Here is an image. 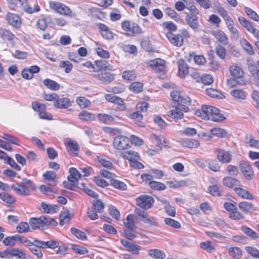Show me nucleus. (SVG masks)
I'll return each mask as SVG.
<instances>
[{
	"label": "nucleus",
	"mask_w": 259,
	"mask_h": 259,
	"mask_svg": "<svg viewBox=\"0 0 259 259\" xmlns=\"http://www.w3.org/2000/svg\"><path fill=\"white\" fill-rule=\"evenodd\" d=\"M57 224L53 219L45 216H41L38 218H31L29 220V224L33 229L43 227L45 225L56 226Z\"/></svg>",
	"instance_id": "nucleus-1"
},
{
	"label": "nucleus",
	"mask_w": 259,
	"mask_h": 259,
	"mask_svg": "<svg viewBox=\"0 0 259 259\" xmlns=\"http://www.w3.org/2000/svg\"><path fill=\"white\" fill-rule=\"evenodd\" d=\"M132 144V141L128 138L124 136H116L113 140L114 147L119 150L128 149Z\"/></svg>",
	"instance_id": "nucleus-2"
},
{
	"label": "nucleus",
	"mask_w": 259,
	"mask_h": 259,
	"mask_svg": "<svg viewBox=\"0 0 259 259\" xmlns=\"http://www.w3.org/2000/svg\"><path fill=\"white\" fill-rule=\"evenodd\" d=\"M137 204L141 208L148 209L151 208L154 202V198L148 195H141L136 198Z\"/></svg>",
	"instance_id": "nucleus-3"
},
{
	"label": "nucleus",
	"mask_w": 259,
	"mask_h": 259,
	"mask_svg": "<svg viewBox=\"0 0 259 259\" xmlns=\"http://www.w3.org/2000/svg\"><path fill=\"white\" fill-rule=\"evenodd\" d=\"M50 7L58 13L67 16H71L72 11L68 7L64 4L51 2L50 3Z\"/></svg>",
	"instance_id": "nucleus-4"
},
{
	"label": "nucleus",
	"mask_w": 259,
	"mask_h": 259,
	"mask_svg": "<svg viewBox=\"0 0 259 259\" xmlns=\"http://www.w3.org/2000/svg\"><path fill=\"white\" fill-rule=\"evenodd\" d=\"M240 169L246 179L249 181L252 179L253 177L252 168L247 162L243 161L240 162Z\"/></svg>",
	"instance_id": "nucleus-5"
},
{
	"label": "nucleus",
	"mask_w": 259,
	"mask_h": 259,
	"mask_svg": "<svg viewBox=\"0 0 259 259\" xmlns=\"http://www.w3.org/2000/svg\"><path fill=\"white\" fill-rule=\"evenodd\" d=\"M213 107L214 106H212L203 105L201 107V109L197 110L195 114L203 119L209 120L210 119L211 112L213 111L212 108H213Z\"/></svg>",
	"instance_id": "nucleus-6"
},
{
	"label": "nucleus",
	"mask_w": 259,
	"mask_h": 259,
	"mask_svg": "<svg viewBox=\"0 0 259 259\" xmlns=\"http://www.w3.org/2000/svg\"><path fill=\"white\" fill-rule=\"evenodd\" d=\"M218 160L222 163H229L232 160V154L229 151L219 149L216 151Z\"/></svg>",
	"instance_id": "nucleus-7"
},
{
	"label": "nucleus",
	"mask_w": 259,
	"mask_h": 259,
	"mask_svg": "<svg viewBox=\"0 0 259 259\" xmlns=\"http://www.w3.org/2000/svg\"><path fill=\"white\" fill-rule=\"evenodd\" d=\"M105 99L108 102L116 104L120 106L121 110H124L126 109L123 100L121 98L112 94H106L105 95Z\"/></svg>",
	"instance_id": "nucleus-8"
},
{
	"label": "nucleus",
	"mask_w": 259,
	"mask_h": 259,
	"mask_svg": "<svg viewBox=\"0 0 259 259\" xmlns=\"http://www.w3.org/2000/svg\"><path fill=\"white\" fill-rule=\"evenodd\" d=\"M6 19L10 25L14 27L19 28L21 26V19L17 14L8 12L6 15Z\"/></svg>",
	"instance_id": "nucleus-9"
},
{
	"label": "nucleus",
	"mask_w": 259,
	"mask_h": 259,
	"mask_svg": "<svg viewBox=\"0 0 259 259\" xmlns=\"http://www.w3.org/2000/svg\"><path fill=\"white\" fill-rule=\"evenodd\" d=\"M170 96L174 102V106H175L183 103L190 104L191 102L190 98L187 97L185 99H183L180 96V93L176 91L171 92Z\"/></svg>",
	"instance_id": "nucleus-10"
},
{
	"label": "nucleus",
	"mask_w": 259,
	"mask_h": 259,
	"mask_svg": "<svg viewBox=\"0 0 259 259\" xmlns=\"http://www.w3.org/2000/svg\"><path fill=\"white\" fill-rule=\"evenodd\" d=\"M148 64L155 71H163L165 69V61L161 59L151 60Z\"/></svg>",
	"instance_id": "nucleus-11"
},
{
	"label": "nucleus",
	"mask_w": 259,
	"mask_h": 259,
	"mask_svg": "<svg viewBox=\"0 0 259 259\" xmlns=\"http://www.w3.org/2000/svg\"><path fill=\"white\" fill-rule=\"evenodd\" d=\"M120 242L127 251L132 252L133 254H135L139 253V250L141 249L140 246L124 239L121 240Z\"/></svg>",
	"instance_id": "nucleus-12"
},
{
	"label": "nucleus",
	"mask_w": 259,
	"mask_h": 259,
	"mask_svg": "<svg viewBox=\"0 0 259 259\" xmlns=\"http://www.w3.org/2000/svg\"><path fill=\"white\" fill-rule=\"evenodd\" d=\"M166 37L171 44L177 47H181L183 44V38L180 35H176L170 32L166 33Z\"/></svg>",
	"instance_id": "nucleus-13"
},
{
	"label": "nucleus",
	"mask_w": 259,
	"mask_h": 259,
	"mask_svg": "<svg viewBox=\"0 0 259 259\" xmlns=\"http://www.w3.org/2000/svg\"><path fill=\"white\" fill-rule=\"evenodd\" d=\"M95 77L104 84L109 83L114 79L113 74L107 72H101Z\"/></svg>",
	"instance_id": "nucleus-14"
},
{
	"label": "nucleus",
	"mask_w": 259,
	"mask_h": 259,
	"mask_svg": "<svg viewBox=\"0 0 259 259\" xmlns=\"http://www.w3.org/2000/svg\"><path fill=\"white\" fill-rule=\"evenodd\" d=\"M71 103L70 100L67 98H60L58 95V99L54 103V106L59 109H65L71 106Z\"/></svg>",
	"instance_id": "nucleus-15"
},
{
	"label": "nucleus",
	"mask_w": 259,
	"mask_h": 259,
	"mask_svg": "<svg viewBox=\"0 0 259 259\" xmlns=\"http://www.w3.org/2000/svg\"><path fill=\"white\" fill-rule=\"evenodd\" d=\"M211 34L223 45H226L229 43V38L224 31L221 30L213 31Z\"/></svg>",
	"instance_id": "nucleus-16"
},
{
	"label": "nucleus",
	"mask_w": 259,
	"mask_h": 259,
	"mask_svg": "<svg viewBox=\"0 0 259 259\" xmlns=\"http://www.w3.org/2000/svg\"><path fill=\"white\" fill-rule=\"evenodd\" d=\"M182 146L189 148H195L200 145V142L195 139L184 138L180 141Z\"/></svg>",
	"instance_id": "nucleus-17"
},
{
	"label": "nucleus",
	"mask_w": 259,
	"mask_h": 259,
	"mask_svg": "<svg viewBox=\"0 0 259 259\" xmlns=\"http://www.w3.org/2000/svg\"><path fill=\"white\" fill-rule=\"evenodd\" d=\"M189 73L188 65L184 60L181 59L178 61V74L181 77H185Z\"/></svg>",
	"instance_id": "nucleus-18"
},
{
	"label": "nucleus",
	"mask_w": 259,
	"mask_h": 259,
	"mask_svg": "<svg viewBox=\"0 0 259 259\" xmlns=\"http://www.w3.org/2000/svg\"><path fill=\"white\" fill-rule=\"evenodd\" d=\"M223 184L224 185L234 189L237 188V186H240V183L238 180L229 177H226L223 179Z\"/></svg>",
	"instance_id": "nucleus-19"
},
{
	"label": "nucleus",
	"mask_w": 259,
	"mask_h": 259,
	"mask_svg": "<svg viewBox=\"0 0 259 259\" xmlns=\"http://www.w3.org/2000/svg\"><path fill=\"white\" fill-rule=\"evenodd\" d=\"M40 205L44 212L47 213H57L60 210L59 207L55 204H47L42 202Z\"/></svg>",
	"instance_id": "nucleus-20"
},
{
	"label": "nucleus",
	"mask_w": 259,
	"mask_h": 259,
	"mask_svg": "<svg viewBox=\"0 0 259 259\" xmlns=\"http://www.w3.org/2000/svg\"><path fill=\"white\" fill-rule=\"evenodd\" d=\"M98 26L104 38L107 39H112L113 38V33L110 30L107 26L102 23H99Z\"/></svg>",
	"instance_id": "nucleus-21"
},
{
	"label": "nucleus",
	"mask_w": 259,
	"mask_h": 259,
	"mask_svg": "<svg viewBox=\"0 0 259 259\" xmlns=\"http://www.w3.org/2000/svg\"><path fill=\"white\" fill-rule=\"evenodd\" d=\"M231 75L235 78H240L243 77V71L241 68L236 65H232L229 68Z\"/></svg>",
	"instance_id": "nucleus-22"
},
{
	"label": "nucleus",
	"mask_w": 259,
	"mask_h": 259,
	"mask_svg": "<svg viewBox=\"0 0 259 259\" xmlns=\"http://www.w3.org/2000/svg\"><path fill=\"white\" fill-rule=\"evenodd\" d=\"M10 188L13 190L17 194L25 196L29 195V190H27L25 188H24L22 184L15 183L12 185Z\"/></svg>",
	"instance_id": "nucleus-23"
},
{
	"label": "nucleus",
	"mask_w": 259,
	"mask_h": 259,
	"mask_svg": "<svg viewBox=\"0 0 259 259\" xmlns=\"http://www.w3.org/2000/svg\"><path fill=\"white\" fill-rule=\"evenodd\" d=\"M188 25L193 29H197L198 27L197 17L193 14H187L185 18Z\"/></svg>",
	"instance_id": "nucleus-24"
},
{
	"label": "nucleus",
	"mask_w": 259,
	"mask_h": 259,
	"mask_svg": "<svg viewBox=\"0 0 259 259\" xmlns=\"http://www.w3.org/2000/svg\"><path fill=\"white\" fill-rule=\"evenodd\" d=\"M151 138L155 141L156 145L161 149L162 147H167V142L162 135L157 136L155 134L151 135Z\"/></svg>",
	"instance_id": "nucleus-25"
},
{
	"label": "nucleus",
	"mask_w": 259,
	"mask_h": 259,
	"mask_svg": "<svg viewBox=\"0 0 259 259\" xmlns=\"http://www.w3.org/2000/svg\"><path fill=\"white\" fill-rule=\"evenodd\" d=\"M148 254L151 257L155 259H163L166 255L164 252L158 249H152L148 251Z\"/></svg>",
	"instance_id": "nucleus-26"
},
{
	"label": "nucleus",
	"mask_w": 259,
	"mask_h": 259,
	"mask_svg": "<svg viewBox=\"0 0 259 259\" xmlns=\"http://www.w3.org/2000/svg\"><path fill=\"white\" fill-rule=\"evenodd\" d=\"M121 156L123 158L128 160L130 163L135 160H138L139 157L138 153L132 150L122 152Z\"/></svg>",
	"instance_id": "nucleus-27"
},
{
	"label": "nucleus",
	"mask_w": 259,
	"mask_h": 259,
	"mask_svg": "<svg viewBox=\"0 0 259 259\" xmlns=\"http://www.w3.org/2000/svg\"><path fill=\"white\" fill-rule=\"evenodd\" d=\"M213 111L211 112V115L210 119L215 122L222 121L225 119L223 115L220 113V111L217 108L214 107L212 108Z\"/></svg>",
	"instance_id": "nucleus-28"
},
{
	"label": "nucleus",
	"mask_w": 259,
	"mask_h": 259,
	"mask_svg": "<svg viewBox=\"0 0 259 259\" xmlns=\"http://www.w3.org/2000/svg\"><path fill=\"white\" fill-rule=\"evenodd\" d=\"M43 177L45 180L52 182V183L50 184V186L57 185V182L56 181L57 176L55 172L52 171H46L43 174Z\"/></svg>",
	"instance_id": "nucleus-29"
},
{
	"label": "nucleus",
	"mask_w": 259,
	"mask_h": 259,
	"mask_svg": "<svg viewBox=\"0 0 259 259\" xmlns=\"http://www.w3.org/2000/svg\"><path fill=\"white\" fill-rule=\"evenodd\" d=\"M167 116L175 119H179L183 117V113L181 110L180 107H176L175 109L171 110L167 112Z\"/></svg>",
	"instance_id": "nucleus-30"
},
{
	"label": "nucleus",
	"mask_w": 259,
	"mask_h": 259,
	"mask_svg": "<svg viewBox=\"0 0 259 259\" xmlns=\"http://www.w3.org/2000/svg\"><path fill=\"white\" fill-rule=\"evenodd\" d=\"M229 255L234 259H239L242 257V251L238 247H231L229 248Z\"/></svg>",
	"instance_id": "nucleus-31"
},
{
	"label": "nucleus",
	"mask_w": 259,
	"mask_h": 259,
	"mask_svg": "<svg viewBox=\"0 0 259 259\" xmlns=\"http://www.w3.org/2000/svg\"><path fill=\"white\" fill-rule=\"evenodd\" d=\"M78 117L80 119L85 121H91L94 120L96 118L95 115L87 111H82L78 114Z\"/></svg>",
	"instance_id": "nucleus-32"
},
{
	"label": "nucleus",
	"mask_w": 259,
	"mask_h": 259,
	"mask_svg": "<svg viewBox=\"0 0 259 259\" xmlns=\"http://www.w3.org/2000/svg\"><path fill=\"white\" fill-rule=\"evenodd\" d=\"M234 191L241 198L251 200L253 199V196L248 191L242 188L237 187L234 188Z\"/></svg>",
	"instance_id": "nucleus-33"
},
{
	"label": "nucleus",
	"mask_w": 259,
	"mask_h": 259,
	"mask_svg": "<svg viewBox=\"0 0 259 259\" xmlns=\"http://www.w3.org/2000/svg\"><path fill=\"white\" fill-rule=\"evenodd\" d=\"M240 44L243 49L249 55H252L254 54V51L251 44L245 38L240 40Z\"/></svg>",
	"instance_id": "nucleus-34"
},
{
	"label": "nucleus",
	"mask_w": 259,
	"mask_h": 259,
	"mask_svg": "<svg viewBox=\"0 0 259 259\" xmlns=\"http://www.w3.org/2000/svg\"><path fill=\"white\" fill-rule=\"evenodd\" d=\"M44 84L48 89L52 91H57L60 89V84L56 81L50 79H46L44 80Z\"/></svg>",
	"instance_id": "nucleus-35"
},
{
	"label": "nucleus",
	"mask_w": 259,
	"mask_h": 259,
	"mask_svg": "<svg viewBox=\"0 0 259 259\" xmlns=\"http://www.w3.org/2000/svg\"><path fill=\"white\" fill-rule=\"evenodd\" d=\"M238 21L239 23L244 27L245 29L249 31V32H251L252 31L254 28V27L252 25V23L246 20L245 18L243 17H239L238 18Z\"/></svg>",
	"instance_id": "nucleus-36"
},
{
	"label": "nucleus",
	"mask_w": 259,
	"mask_h": 259,
	"mask_svg": "<svg viewBox=\"0 0 259 259\" xmlns=\"http://www.w3.org/2000/svg\"><path fill=\"white\" fill-rule=\"evenodd\" d=\"M78 179L74 177L70 174L68 176V181L64 182L65 187L68 189H72V187L75 186L78 181Z\"/></svg>",
	"instance_id": "nucleus-37"
},
{
	"label": "nucleus",
	"mask_w": 259,
	"mask_h": 259,
	"mask_svg": "<svg viewBox=\"0 0 259 259\" xmlns=\"http://www.w3.org/2000/svg\"><path fill=\"white\" fill-rule=\"evenodd\" d=\"M241 230L246 235L252 239H257L259 238V234L258 233L246 226L241 227Z\"/></svg>",
	"instance_id": "nucleus-38"
},
{
	"label": "nucleus",
	"mask_w": 259,
	"mask_h": 259,
	"mask_svg": "<svg viewBox=\"0 0 259 259\" xmlns=\"http://www.w3.org/2000/svg\"><path fill=\"white\" fill-rule=\"evenodd\" d=\"M230 95L233 97L241 100H244L246 97V93L240 89H234L230 91Z\"/></svg>",
	"instance_id": "nucleus-39"
},
{
	"label": "nucleus",
	"mask_w": 259,
	"mask_h": 259,
	"mask_svg": "<svg viewBox=\"0 0 259 259\" xmlns=\"http://www.w3.org/2000/svg\"><path fill=\"white\" fill-rule=\"evenodd\" d=\"M0 37L4 40L12 41L14 38V35L7 29L0 28Z\"/></svg>",
	"instance_id": "nucleus-40"
},
{
	"label": "nucleus",
	"mask_w": 259,
	"mask_h": 259,
	"mask_svg": "<svg viewBox=\"0 0 259 259\" xmlns=\"http://www.w3.org/2000/svg\"><path fill=\"white\" fill-rule=\"evenodd\" d=\"M206 93L207 95L212 98L218 99H223L225 98V96L218 90L212 88L206 89Z\"/></svg>",
	"instance_id": "nucleus-41"
},
{
	"label": "nucleus",
	"mask_w": 259,
	"mask_h": 259,
	"mask_svg": "<svg viewBox=\"0 0 259 259\" xmlns=\"http://www.w3.org/2000/svg\"><path fill=\"white\" fill-rule=\"evenodd\" d=\"M98 117L101 122L107 124L111 123L114 120V118L112 116L107 114L99 113L98 114Z\"/></svg>",
	"instance_id": "nucleus-42"
},
{
	"label": "nucleus",
	"mask_w": 259,
	"mask_h": 259,
	"mask_svg": "<svg viewBox=\"0 0 259 259\" xmlns=\"http://www.w3.org/2000/svg\"><path fill=\"white\" fill-rule=\"evenodd\" d=\"M137 74L134 70H125L122 73V77L126 80L132 81L136 78Z\"/></svg>",
	"instance_id": "nucleus-43"
},
{
	"label": "nucleus",
	"mask_w": 259,
	"mask_h": 259,
	"mask_svg": "<svg viewBox=\"0 0 259 259\" xmlns=\"http://www.w3.org/2000/svg\"><path fill=\"white\" fill-rule=\"evenodd\" d=\"M111 185L115 188L120 190H125L127 186L126 184L122 181L118 180L111 179L110 180Z\"/></svg>",
	"instance_id": "nucleus-44"
},
{
	"label": "nucleus",
	"mask_w": 259,
	"mask_h": 259,
	"mask_svg": "<svg viewBox=\"0 0 259 259\" xmlns=\"http://www.w3.org/2000/svg\"><path fill=\"white\" fill-rule=\"evenodd\" d=\"M96 65L99 69L112 70V66L106 60H97Z\"/></svg>",
	"instance_id": "nucleus-45"
},
{
	"label": "nucleus",
	"mask_w": 259,
	"mask_h": 259,
	"mask_svg": "<svg viewBox=\"0 0 259 259\" xmlns=\"http://www.w3.org/2000/svg\"><path fill=\"white\" fill-rule=\"evenodd\" d=\"M0 198L4 202L12 204L16 201L15 198L10 194L6 192L0 193Z\"/></svg>",
	"instance_id": "nucleus-46"
},
{
	"label": "nucleus",
	"mask_w": 259,
	"mask_h": 259,
	"mask_svg": "<svg viewBox=\"0 0 259 259\" xmlns=\"http://www.w3.org/2000/svg\"><path fill=\"white\" fill-rule=\"evenodd\" d=\"M64 143L68 148L72 149L75 152L79 151V147L78 143L76 141L67 138L65 140Z\"/></svg>",
	"instance_id": "nucleus-47"
},
{
	"label": "nucleus",
	"mask_w": 259,
	"mask_h": 259,
	"mask_svg": "<svg viewBox=\"0 0 259 259\" xmlns=\"http://www.w3.org/2000/svg\"><path fill=\"white\" fill-rule=\"evenodd\" d=\"M24 11L29 14H32L35 12H38L40 10V7L37 4H34L33 7L31 3L28 2L27 5L23 8Z\"/></svg>",
	"instance_id": "nucleus-48"
},
{
	"label": "nucleus",
	"mask_w": 259,
	"mask_h": 259,
	"mask_svg": "<svg viewBox=\"0 0 259 259\" xmlns=\"http://www.w3.org/2000/svg\"><path fill=\"white\" fill-rule=\"evenodd\" d=\"M97 159L99 160L102 165L107 168L112 169L113 167L112 163L108 159V158L101 156H98Z\"/></svg>",
	"instance_id": "nucleus-49"
},
{
	"label": "nucleus",
	"mask_w": 259,
	"mask_h": 259,
	"mask_svg": "<svg viewBox=\"0 0 259 259\" xmlns=\"http://www.w3.org/2000/svg\"><path fill=\"white\" fill-rule=\"evenodd\" d=\"M149 185L152 189L158 191L164 190L166 188L164 184L154 181H150Z\"/></svg>",
	"instance_id": "nucleus-50"
},
{
	"label": "nucleus",
	"mask_w": 259,
	"mask_h": 259,
	"mask_svg": "<svg viewBox=\"0 0 259 259\" xmlns=\"http://www.w3.org/2000/svg\"><path fill=\"white\" fill-rule=\"evenodd\" d=\"M142 221L145 224H147L150 226H158V222L157 219L152 216H146V217L144 219H141Z\"/></svg>",
	"instance_id": "nucleus-51"
},
{
	"label": "nucleus",
	"mask_w": 259,
	"mask_h": 259,
	"mask_svg": "<svg viewBox=\"0 0 259 259\" xmlns=\"http://www.w3.org/2000/svg\"><path fill=\"white\" fill-rule=\"evenodd\" d=\"M143 88V84L140 82H134L130 86V90L135 93L141 92L142 91Z\"/></svg>",
	"instance_id": "nucleus-52"
},
{
	"label": "nucleus",
	"mask_w": 259,
	"mask_h": 259,
	"mask_svg": "<svg viewBox=\"0 0 259 259\" xmlns=\"http://www.w3.org/2000/svg\"><path fill=\"white\" fill-rule=\"evenodd\" d=\"M76 102L81 108H85L91 104L90 101L84 97H78L76 99Z\"/></svg>",
	"instance_id": "nucleus-53"
},
{
	"label": "nucleus",
	"mask_w": 259,
	"mask_h": 259,
	"mask_svg": "<svg viewBox=\"0 0 259 259\" xmlns=\"http://www.w3.org/2000/svg\"><path fill=\"white\" fill-rule=\"evenodd\" d=\"M190 56L191 58H193L195 63L199 65H203L206 62V60L203 56L196 55L194 52L190 53Z\"/></svg>",
	"instance_id": "nucleus-54"
},
{
	"label": "nucleus",
	"mask_w": 259,
	"mask_h": 259,
	"mask_svg": "<svg viewBox=\"0 0 259 259\" xmlns=\"http://www.w3.org/2000/svg\"><path fill=\"white\" fill-rule=\"evenodd\" d=\"M211 134L220 138H223L227 135V132L221 128H213L210 130Z\"/></svg>",
	"instance_id": "nucleus-55"
},
{
	"label": "nucleus",
	"mask_w": 259,
	"mask_h": 259,
	"mask_svg": "<svg viewBox=\"0 0 259 259\" xmlns=\"http://www.w3.org/2000/svg\"><path fill=\"white\" fill-rule=\"evenodd\" d=\"M200 247L209 252H213L215 251L214 247L211 244L210 241L201 242L200 244Z\"/></svg>",
	"instance_id": "nucleus-56"
},
{
	"label": "nucleus",
	"mask_w": 259,
	"mask_h": 259,
	"mask_svg": "<svg viewBox=\"0 0 259 259\" xmlns=\"http://www.w3.org/2000/svg\"><path fill=\"white\" fill-rule=\"evenodd\" d=\"M124 225L130 230H133L135 228V225L132 215L129 214L126 217L124 222Z\"/></svg>",
	"instance_id": "nucleus-57"
},
{
	"label": "nucleus",
	"mask_w": 259,
	"mask_h": 259,
	"mask_svg": "<svg viewBox=\"0 0 259 259\" xmlns=\"http://www.w3.org/2000/svg\"><path fill=\"white\" fill-rule=\"evenodd\" d=\"M8 250L10 258H12L13 256L21 258L24 254L23 251L17 248H8Z\"/></svg>",
	"instance_id": "nucleus-58"
},
{
	"label": "nucleus",
	"mask_w": 259,
	"mask_h": 259,
	"mask_svg": "<svg viewBox=\"0 0 259 259\" xmlns=\"http://www.w3.org/2000/svg\"><path fill=\"white\" fill-rule=\"evenodd\" d=\"M93 204L94 207L93 208L97 212L101 213L102 212L104 206L101 200H94Z\"/></svg>",
	"instance_id": "nucleus-59"
},
{
	"label": "nucleus",
	"mask_w": 259,
	"mask_h": 259,
	"mask_svg": "<svg viewBox=\"0 0 259 259\" xmlns=\"http://www.w3.org/2000/svg\"><path fill=\"white\" fill-rule=\"evenodd\" d=\"M244 10L246 14L249 17L250 19L255 21H258L259 20V16L251 9L248 7H245L244 8Z\"/></svg>",
	"instance_id": "nucleus-60"
},
{
	"label": "nucleus",
	"mask_w": 259,
	"mask_h": 259,
	"mask_svg": "<svg viewBox=\"0 0 259 259\" xmlns=\"http://www.w3.org/2000/svg\"><path fill=\"white\" fill-rule=\"evenodd\" d=\"M164 222L167 225L174 228L178 229L181 227V224L179 222L169 218H165Z\"/></svg>",
	"instance_id": "nucleus-61"
},
{
	"label": "nucleus",
	"mask_w": 259,
	"mask_h": 259,
	"mask_svg": "<svg viewBox=\"0 0 259 259\" xmlns=\"http://www.w3.org/2000/svg\"><path fill=\"white\" fill-rule=\"evenodd\" d=\"M71 231L72 233L79 239L85 240L87 238L85 234L80 230L73 228H71Z\"/></svg>",
	"instance_id": "nucleus-62"
},
{
	"label": "nucleus",
	"mask_w": 259,
	"mask_h": 259,
	"mask_svg": "<svg viewBox=\"0 0 259 259\" xmlns=\"http://www.w3.org/2000/svg\"><path fill=\"white\" fill-rule=\"evenodd\" d=\"M208 190L213 196H220L221 195V191L217 185L210 186L208 188Z\"/></svg>",
	"instance_id": "nucleus-63"
},
{
	"label": "nucleus",
	"mask_w": 259,
	"mask_h": 259,
	"mask_svg": "<svg viewBox=\"0 0 259 259\" xmlns=\"http://www.w3.org/2000/svg\"><path fill=\"white\" fill-rule=\"evenodd\" d=\"M60 66L61 68H64L67 73L71 72L73 67L72 64L68 61H61L60 63Z\"/></svg>",
	"instance_id": "nucleus-64"
}]
</instances>
